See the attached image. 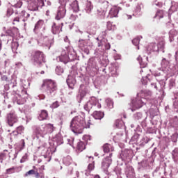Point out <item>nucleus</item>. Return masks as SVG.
I'll use <instances>...</instances> for the list:
<instances>
[{"label":"nucleus","mask_w":178,"mask_h":178,"mask_svg":"<svg viewBox=\"0 0 178 178\" xmlns=\"http://www.w3.org/2000/svg\"><path fill=\"white\" fill-rule=\"evenodd\" d=\"M62 31V29H60V26L56 25V23H53V25L51 26V32L53 34H59Z\"/></svg>","instance_id":"nucleus-26"},{"label":"nucleus","mask_w":178,"mask_h":178,"mask_svg":"<svg viewBox=\"0 0 178 178\" xmlns=\"http://www.w3.org/2000/svg\"><path fill=\"white\" fill-rule=\"evenodd\" d=\"M23 5V0H19L16 4L15 8H22V6Z\"/></svg>","instance_id":"nucleus-62"},{"label":"nucleus","mask_w":178,"mask_h":178,"mask_svg":"<svg viewBox=\"0 0 178 178\" xmlns=\"http://www.w3.org/2000/svg\"><path fill=\"white\" fill-rule=\"evenodd\" d=\"M32 62L35 66H41L42 63H45V55L41 51H33L31 54Z\"/></svg>","instance_id":"nucleus-5"},{"label":"nucleus","mask_w":178,"mask_h":178,"mask_svg":"<svg viewBox=\"0 0 178 178\" xmlns=\"http://www.w3.org/2000/svg\"><path fill=\"white\" fill-rule=\"evenodd\" d=\"M22 94L23 98L25 99L29 97V95L27 94V90L26 89L22 91Z\"/></svg>","instance_id":"nucleus-59"},{"label":"nucleus","mask_w":178,"mask_h":178,"mask_svg":"<svg viewBox=\"0 0 178 178\" xmlns=\"http://www.w3.org/2000/svg\"><path fill=\"white\" fill-rule=\"evenodd\" d=\"M178 10V3L172 2V6L170 8V11L171 12H176Z\"/></svg>","instance_id":"nucleus-40"},{"label":"nucleus","mask_w":178,"mask_h":178,"mask_svg":"<svg viewBox=\"0 0 178 178\" xmlns=\"http://www.w3.org/2000/svg\"><path fill=\"white\" fill-rule=\"evenodd\" d=\"M62 144H63V137L60 134H58L53 138V145L54 147H58L62 145Z\"/></svg>","instance_id":"nucleus-14"},{"label":"nucleus","mask_w":178,"mask_h":178,"mask_svg":"<svg viewBox=\"0 0 178 178\" xmlns=\"http://www.w3.org/2000/svg\"><path fill=\"white\" fill-rule=\"evenodd\" d=\"M40 168H35V167H34L33 170H30L29 171L26 172V173L25 174V176H31V175H35V176L38 178L40 177Z\"/></svg>","instance_id":"nucleus-24"},{"label":"nucleus","mask_w":178,"mask_h":178,"mask_svg":"<svg viewBox=\"0 0 178 178\" xmlns=\"http://www.w3.org/2000/svg\"><path fill=\"white\" fill-rule=\"evenodd\" d=\"M83 140H84V141H86V143H88V141L91 140V136H90V135H85L83 137Z\"/></svg>","instance_id":"nucleus-58"},{"label":"nucleus","mask_w":178,"mask_h":178,"mask_svg":"<svg viewBox=\"0 0 178 178\" xmlns=\"http://www.w3.org/2000/svg\"><path fill=\"white\" fill-rule=\"evenodd\" d=\"M153 5L155 6H158V8H162L163 4H162V3L157 2L156 0H154Z\"/></svg>","instance_id":"nucleus-61"},{"label":"nucleus","mask_w":178,"mask_h":178,"mask_svg":"<svg viewBox=\"0 0 178 178\" xmlns=\"http://www.w3.org/2000/svg\"><path fill=\"white\" fill-rule=\"evenodd\" d=\"M34 133L36 135V138H40V137H45L48 134V131L45 128V125H41L39 127H35Z\"/></svg>","instance_id":"nucleus-9"},{"label":"nucleus","mask_w":178,"mask_h":178,"mask_svg":"<svg viewBox=\"0 0 178 178\" xmlns=\"http://www.w3.org/2000/svg\"><path fill=\"white\" fill-rule=\"evenodd\" d=\"M67 84L70 88L73 90L76 84V79L74 78V76L69 75L68 79H67Z\"/></svg>","instance_id":"nucleus-21"},{"label":"nucleus","mask_w":178,"mask_h":178,"mask_svg":"<svg viewBox=\"0 0 178 178\" xmlns=\"http://www.w3.org/2000/svg\"><path fill=\"white\" fill-rule=\"evenodd\" d=\"M13 101L14 104H17V105H23V104L26 102V99L22 97V95L16 93L13 98Z\"/></svg>","instance_id":"nucleus-15"},{"label":"nucleus","mask_w":178,"mask_h":178,"mask_svg":"<svg viewBox=\"0 0 178 178\" xmlns=\"http://www.w3.org/2000/svg\"><path fill=\"white\" fill-rule=\"evenodd\" d=\"M116 127H118V129H122V127H123L124 124H123V121L122 120H117L115 121V123Z\"/></svg>","instance_id":"nucleus-48"},{"label":"nucleus","mask_w":178,"mask_h":178,"mask_svg":"<svg viewBox=\"0 0 178 178\" xmlns=\"http://www.w3.org/2000/svg\"><path fill=\"white\" fill-rule=\"evenodd\" d=\"M44 151H45L46 154H43V156L45 159H47V162H50L51 161V149H48L47 148H44Z\"/></svg>","instance_id":"nucleus-30"},{"label":"nucleus","mask_w":178,"mask_h":178,"mask_svg":"<svg viewBox=\"0 0 178 178\" xmlns=\"http://www.w3.org/2000/svg\"><path fill=\"white\" fill-rule=\"evenodd\" d=\"M18 120L17 115H16V113L14 111H11L7 115V123L11 127L15 123H17Z\"/></svg>","instance_id":"nucleus-10"},{"label":"nucleus","mask_w":178,"mask_h":178,"mask_svg":"<svg viewBox=\"0 0 178 178\" xmlns=\"http://www.w3.org/2000/svg\"><path fill=\"white\" fill-rule=\"evenodd\" d=\"M172 158L175 162L178 161V149H175L172 152Z\"/></svg>","instance_id":"nucleus-47"},{"label":"nucleus","mask_w":178,"mask_h":178,"mask_svg":"<svg viewBox=\"0 0 178 178\" xmlns=\"http://www.w3.org/2000/svg\"><path fill=\"white\" fill-rule=\"evenodd\" d=\"M134 118L136 120H141V119L143 118V121L142 122V127H145L147 126V124H145V120H147V115H145V116L144 117V115H143V113H136L134 115Z\"/></svg>","instance_id":"nucleus-16"},{"label":"nucleus","mask_w":178,"mask_h":178,"mask_svg":"<svg viewBox=\"0 0 178 178\" xmlns=\"http://www.w3.org/2000/svg\"><path fill=\"white\" fill-rule=\"evenodd\" d=\"M141 38H143V37H141V36L135 38L132 40V44H133L134 45H135L136 47H138V45H139V44H140V40H141Z\"/></svg>","instance_id":"nucleus-45"},{"label":"nucleus","mask_w":178,"mask_h":178,"mask_svg":"<svg viewBox=\"0 0 178 178\" xmlns=\"http://www.w3.org/2000/svg\"><path fill=\"white\" fill-rule=\"evenodd\" d=\"M169 65V62L165 58H163L161 61V67L159 69V70H161V72H159V74H156L155 76H161V74H168V66Z\"/></svg>","instance_id":"nucleus-12"},{"label":"nucleus","mask_w":178,"mask_h":178,"mask_svg":"<svg viewBox=\"0 0 178 178\" xmlns=\"http://www.w3.org/2000/svg\"><path fill=\"white\" fill-rule=\"evenodd\" d=\"M87 159H89L90 162H91L88 164V169L86 170L85 173L86 176H88V175H90V172H91V170H94V157L89 156L87 158Z\"/></svg>","instance_id":"nucleus-18"},{"label":"nucleus","mask_w":178,"mask_h":178,"mask_svg":"<svg viewBox=\"0 0 178 178\" xmlns=\"http://www.w3.org/2000/svg\"><path fill=\"white\" fill-rule=\"evenodd\" d=\"M97 13L98 15H105L106 13V10H102V9H98L97 10Z\"/></svg>","instance_id":"nucleus-64"},{"label":"nucleus","mask_w":178,"mask_h":178,"mask_svg":"<svg viewBox=\"0 0 178 178\" xmlns=\"http://www.w3.org/2000/svg\"><path fill=\"white\" fill-rule=\"evenodd\" d=\"M42 26H44V20L40 19L35 25V28L33 29V31L35 33L37 30H40V29L42 28Z\"/></svg>","instance_id":"nucleus-31"},{"label":"nucleus","mask_w":178,"mask_h":178,"mask_svg":"<svg viewBox=\"0 0 178 178\" xmlns=\"http://www.w3.org/2000/svg\"><path fill=\"white\" fill-rule=\"evenodd\" d=\"M147 51L151 52H165V42L163 41L160 42L158 44L156 43H152L147 47Z\"/></svg>","instance_id":"nucleus-8"},{"label":"nucleus","mask_w":178,"mask_h":178,"mask_svg":"<svg viewBox=\"0 0 178 178\" xmlns=\"http://www.w3.org/2000/svg\"><path fill=\"white\" fill-rule=\"evenodd\" d=\"M114 148L110 144L106 143L103 145L104 152H110V151H113Z\"/></svg>","instance_id":"nucleus-33"},{"label":"nucleus","mask_w":178,"mask_h":178,"mask_svg":"<svg viewBox=\"0 0 178 178\" xmlns=\"http://www.w3.org/2000/svg\"><path fill=\"white\" fill-rule=\"evenodd\" d=\"M119 14V8L113 7L109 12L108 17H118V15Z\"/></svg>","instance_id":"nucleus-25"},{"label":"nucleus","mask_w":178,"mask_h":178,"mask_svg":"<svg viewBox=\"0 0 178 178\" xmlns=\"http://www.w3.org/2000/svg\"><path fill=\"white\" fill-rule=\"evenodd\" d=\"M91 120L86 122V116L84 114L82 115H77L72 118L70 122V129L74 134H81L84 129H90Z\"/></svg>","instance_id":"nucleus-1"},{"label":"nucleus","mask_w":178,"mask_h":178,"mask_svg":"<svg viewBox=\"0 0 178 178\" xmlns=\"http://www.w3.org/2000/svg\"><path fill=\"white\" fill-rule=\"evenodd\" d=\"M110 73L113 77H116L118 76V67L115 65H111L109 67Z\"/></svg>","instance_id":"nucleus-29"},{"label":"nucleus","mask_w":178,"mask_h":178,"mask_svg":"<svg viewBox=\"0 0 178 178\" xmlns=\"http://www.w3.org/2000/svg\"><path fill=\"white\" fill-rule=\"evenodd\" d=\"M149 113L150 115V118L152 119H154V117L156 116V115H158V111H156L155 109L154 108H151L149 111Z\"/></svg>","instance_id":"nucleus-44"},{"label":"nucleus","mask_w":178,"mask_h":178,"mask_svg":"<svg viewBox=\"0 0 178 178\" xmlns=\"http://www.w3.org/2000/svg\"><path fill=\"white\" fill-rule=\"evenodd\" d=\"M29 17H30V14L26 13V11H22L20 16L16 17L13 22H17V23H19V22H26Z\"/></svg>","instance_id":"nucleus-13"},{"label":"nucleus","mask_w":178,"mask_h":178,"mask_svg":"<svg viewBox=\"0 0 178 178\" xmlns=\"http://www.w3.org/2000/svg\"><path fill=\"white\" fill-rule=\"evenodd\" d=\"M112 164V153L109 154L108 156L103 159L102 162V168L103 170L106 171L109 168V166Z\"/></svg>","instance_id":"nucleus-11"},{"label":"nucleus","mask_w":178,"mask_h":178,"mask_svg":"<svg viewBox=\"0 0 178 178\" xmlns=\"http://www.w3.org/2000/svg\"><path fill=\"white\" fill-rule=\"evenodd\" d=\"M76 59V51L73 48L68 47H65V49H63L61 55L57 57V60L63 62V63H67V62H72Z\"/></svg>","instance_id":"nucleus-3"},{"label":"nucleus","mask_w":178,"mask_h":178,"mask_svg":"<svg viewBox=\"0 0 178 178\" xmlns=\"http://www.w3.org/2000/svg\"><path fill=\"white\" fill-rule=\"evenodd\" d=\"M143 3H139L136 6V9H135V13H140L141 12V9H143Z\"/></svg>","instance_id":"nucleus-52"},{"label":"nucleus","mask_w":178,"mask_h":178,"mask_svg":"<svg viewBox=\"0 0 178 178\" xmlns=\"http://www.w3.org/2000/svg\"><path fill=\"white\" fill-rule=\"evenodd\" d=\"M99 109L101 108V104L98 102L95 97H92L91 100L87 102L84 106V109L86 112H90L91 109Z\"/></svg>","instance_id":"nucleus-7"},{"label":"nucleus","mask_w":178,"mask_h":178,"mask_svg":"<svg viewBox=\"0 0 178 178\" xmlns=\"http://www.w3.org/2000/svg\"><path fill=\"white\" fill-rule=\"evenodd\" d=\"M152 95V92L148 90H141L139 93L137 94V98L132 99L131 105L132 108L131 111L134 112L135 109H140L143 107V105H146V104H149V97Z\"/></svg>","instance_id":"nucleus-2"},{"label":"nucleus","mask_w":178,"mask_h":178,"mask_svg":"<svg viewBox=\"0 0 178 178\" xmlns=\"http://www.w3.org/2000/svg\"><path fill=\"white\" fill-rule=\"evenodd\" d=\"M11 48L13 52H16V51H17V48H19V43L17 42H13L11 44Z\"/></svg>","instance_id":"nucleus-42"},{"label":"nucleus","mask_w":178,"mask_h":178,"mask_svg":"<svg viewBox=\"0 0 178 178\" xmlns=\"http://www.w3.org/2000/svg\"><path fill=\"white\" fill-rule=\"evenodd\" d=\"M42 88L44 90V92H46L47 95H48V97H52L54 92L57 90L56 83H55L53 80L46 79L42 84Z\"/></svg>","instance_id":"nucleus-4"},{"label":"nucleus","mask_w":178,"mask_h":178,"mask_svg":"<svg viewBox=\"0 0 178 178\" xmlns=\"http://www.w3.org/2000/svg\"><path fill=\"white\" fill-rule=\"evenodd\" d=\"M76 149H78V151H79V152L84 151V149H86V144H84L81 141L78 142Z\"/></svg>","instance_id":"nucleus-37"},{"label":"nucleus","mask_w":178,"mask_h":178,"mask_svg":"<svg viewBox=\"0 0 178 178\" xmlns=\"http://www.w3.org/2000/svg\"><path fill=\"white\" fill-rule=\"evenodd\" d=\"M163 16H165V11H163L162 10H159L156 13L154 18L155 19H162V18H163Z\"/></svg>","instance_id":"nucleus-36"},{"label":"nucleus","mask_w":178,"mask_h":178,"mask_svg":"<svg viewBox=\"0 0 178 178\" xmlns=\"http://www.w3.org/2000/svg\"><path fill=\"white\" fill-rule=\"evenodd\" d=\"M93 7H92V4H91V1H88L86 3V6L85 8V10L86 12V13H88V15H90V13H91V11L92 10Z\"/></svg>","instance_id":"nucleus-35"},{"label":"nucleus","mask_w":178,"mask_h":178,"mask_svg":"<svg viewBox=\"0 0 178 178\" xmlns=\"http://www.w3.org/2000/svg\"><path fill=\"white\" fill-rule=\"evenodd\" d=\"M175 85H176V82H175V79H170V81H169V88H173V87H175Z\"/></svg>","instance_id":"nucleus-55"},{"label":"nucleus","mask_w":178,"mask_h":178,"mask_svg":"<svg viewBox=\"0 0 178 178\" xmlns=\"http://www.w3.org/2000/svg\"><path fill=\"white\" fill-rule=\"evenodd\" d=\"M79 92H80L81 98H84V97H86L87 94V92H86V90H79Z\"/></svg>","instance_id":"nucleus-60"},{"label":"nucleus","mask_w":178,"mask_h":178,"mask_svg":"<svg viewBox=\"0 0 178 178\" xmlns=\"http://www.w3.org/2000/svg\"><path fill=\"white\" fill-rule=\"evenodd\" d=\"M48 118V112L45 110H42L38 117L39 120H45Z\"/></svg>","instance_id":"nucleus-32"},{"label":"nucleus","mask_w":178,"mask_h":178,"mask_svg":"<svg viewBox=\"0 0 178 178\" xmlns=\"http://www.w3.org/2000/svg\"><path fill=\"white\" fill-rule=\"evenodd\" d=\"M137 60H138L139 63H140V66L141 67V69H144V67H147V61L145 60H148V57L147 56H144V58H141V56L138 57Z\"/></svg>","instance_id":"nucleus-22"},{"label":"nucleus","mask_w":178,"mask_h":178,"mask_svg":"<svg viewBox=\"0 0 178 178\" xmlns=\"http://www.w3.org/2000/svg\"><path fill=\"white\" fill-rule=\"evenodd\" d=\"M45 126V129L47 131V133H52L54 131V125L51 124H47Z\"/></svg>","instance_id":"nucleus-43"},{"label":"nucleus","mask_w":178,"mask_h":178,"mask_svg":"<svg viewBox=\"0 0 178 178\" xmlns=\"http://www.w3.org/2000/svg\"><path fill=\"white\" fill-rule=\"evenodd\" d=\"M149 141V138L148 137H143L138 143V145L140 147H144L145 144H148V142Z\"/></svg>","instance_id":"nucleus-34"},{"label":"nucleus","mask_w":178,"mask_h":178,"mask_svg":"<svg viewBox=\"0 0 178 178\" xmlns=\"http://www.w3.org/2000/svg\"><path fill=\"white\" fill-rule=\"evenodd\" d=\"M28 9L32 12L38 10V3H37V1H29L28 4Z\"/></svg>","instance_id":"nucleus-20"},{"label":"nucleus","mask_w":178,"mask_h":178,"mask_svg":"<svg viewBox=\"0 0 178 178\" xmlns=\"http://www.w3.org/2000/svg\"><path fill=\"white\" fill-rule=\"evenodd\" d=\"M173 106L175 108V109H178V93L175 95Z\"/></svg>","instance_id":"nucleus-49"},{"label":"nucleus","mask_w":178,"mask_h":178,"mask_svg":"<svg viewBox=\"0 0 178 178\" xmlns=\"http://www.w3.org/2000/svg\"><path fill=\"white\" fill-rule=\"evenodd\" d=\"M178 34V32L176 29H172L169 32V41L170 42H173L175 41V37Z\"/></svg>","instance_id":"nucleus-27"},{"label":"nucleus","mask_w":178,"mask_h":178,"mask_svg":"<svg viewBox=\"0 0 178 178\" xmlns=\"http://www.w3.org/2000/svg\"><path fill=\"white\" fill-rule=\"evenodd\" d=\"M86 45H87V42L84 40H79V47L81 49H84L86 48Z\"/></svg>","instance_id":"nucleus-41"},{"label":"nucleus","mask_w":178,"mask_h":178,"mask_svg":"<svg viewBox=\"0 0 178 178\" xmlns=\"http://www.w3.org/2000/svg\"><path fill=\"white\" fill-rule=\"evenodd\" d=\"M116 29V26L115 24H111V22H107V29L109 31H113Z\"/></svg>","instance_id":"nucleus-50"},{"label":"nucleus","mask_w":178,"mask_h":178,"mask_svg":"<svg viewBox=\"0 0 178 178\" xmlns=\"http://www.w3.org/2000/svg\"><path fill=\"white\" fill-rule=\"evenodd\" d=\"M59 106V102L58 101L54 102L51 106L50 108H51V109H55L56 108H58Z\"/></svg>","instance_id":"nucleus-56"},{"label":"nucleus","mask_w":178,"mask_h":178,"mask_svg":"<svg viewBox=\"0 0 178 178\" xmlns=\"http://www.w3.org/2000/svg\"><path fill=\"white\" fill-rule=\"evenodd\" d=\"M125 175L127 178L134 177L136 173H134V168L130 165H127L125 168Z\"/></svg>","instance_id":"nucleus-17"},{"label":"nucleus","mask_w":178,"mask_h":178,"mask_svg":"<svg viewBox=\"0 0 178 178\" xmlns=\"http://www.w3.org/2000/svg\"><path fill=\"white\" fill-rule=\"evenodd\" d=\"M72 8H73L74 12H79V3H77V1L74 2Z\"/></svg>","instance_id":"nucleus-54"},{"label":"nucleus","mask_w":178,"mask_h":178,"mask_svg":"<svg viewBox=\"0 0 178 178\" xmlns=\"http://www.w3.org/2000/svg\"><path fill=\"white\" fill-rule=\"evenodd\" d=\"M69 0H59L60 6L58 8L56 20H60L66 16V3Z\"/></svg>","instance_id":"nucleus-6"},{"label":"nucleus","mask_w":178,"mask_h":178,"mask_svg":"<svg viewBox=\"0 0 178 178\" xmlns=\"http://www.w3.org/2000/svg\"><path fill=\"white\" fill-rule=\"evenodd\" d=\"M56 73L58 74V76H60V74L63 73V68H62L60 66H57L56 67Z\"/></svg>","instance_id":"nucleus-53"},{"label":"nucleus","mask_w":178,"mask_h":178,"mask_svg":"<svg viewBox=\"0 0 178 178\" xmlns=\"http://www.w3.org/2000/svg\"><path fill=\"white\" fill-rule=\"evenodd\" d=\"M140 166H142V168H147L148 166V163L147 161H143L140 163Z\"/></svg>","instance_id":"nucleus-63"},{"label":"nucleus","mask_w":178,"mask_h":178,"mask_svg":"<svg viewBox=\"0 0 178 178\" xmlns=\"http://www.w3.org/2000/svg\"><path fill=\"white\" fill-rule=\"evenodd\" d=\"M63 162L64 165L69 166V165H70L72 162H73V160L72 159V157L70 156H67L63 159Z\"/></svg>","instance_id":"nucleus-38"},{"label":"nucleus","mask_w":178,"mask_h":178,"mask_svg":"<svg viewBox=\"0 0 178 178\" xmlns=\"http://www.w3.org/2000/svg\"><path fill=\"white\" fill-rule=\"evenodd\" d=\"M106 104L110 109H112L113 108V101L111 99H106Z\"/></svg>","instance_id":"nucleus-46"},{"label":"nucleus","mask_w":178,"mask_h":178,"mask_svg":"<svg viewBox=\"0 0 178 178\" xmlns=\"http://www.w3.org/2000/svg\"><path fill=\"white\" fill-rule=\"evenodd\" d=\"M123 136V132H118L116 136H115V138H117L118 140H121L122 137Z\"/></svg>","instance_id":"nucleus-57"},{"label":"nucleus","mask_w":178,"mask_h":178,"mask_svg":"<svg viewBox=\"0 0 178 178\" xmlns=\"http://www.w3.org/2000/svg\"><path fill=\"white\" fill-rule=\"evenodd\" d=\"M92 116L96 120H101L104 118V114L101 111H96L93 113Z\"/></svg>","instance_id":"nucleus-28"},{"label":"nucleus","mask_w":178,"mask_h":178,"mask_svg":"<svg viewBox=\"0 0 178 178\" xmlns=\"http://www.w3.org/2000/svg\"><path fill=\"white\" fill-rule=\"evenodd\" d=\"M53 43H54V40L52 38L49 39V38L45 37L43 39L42 45L43 47H47L48 49H49L51 48V45H52Z\"/></svg>","instance_id":"nucleus-23"},{"label":"nucleus","mask_w":178,"mask_h":178,"mask_svg":"<svg viewBox=\"0 0 178 178\" xmlns=\"http://www.w3.org/2000/svg\"><path fill=\"white\" fill-rule=\"evenodd\" d=\"M6 172L9 175L12 173H16V172H17V167H12L11 168H8L7 169Z\"/></svg>","instance_id":"nucleus-51"},{"label":"nucleus","mask_w":178,"mask_h":178,"mask_svg":"<svg viewBox=\"0 0 178 178\" xmlns=\"http://www.w3.org/2000/svg\"><path fill=\"white\" fill-rule=\"evenodd\" d=\"M38 2L39 3L40 6H51V1L45 0H38Z\"/></svg>","instance_id":"nucleus-39"},{"label":"nucleus","mask_w":178,"mask_h":178,"mask_svg":"<svg viewBox=\"0 0 178 178\" xmlns=\"http://www.w3.org/2000/svg\"><path fill=\"white\" fill-rule=\"evenodd\" d=\"M23 130H24V127H23V126H19L18 127H17L16 131H13L10 134V140H13V138H15V137H17L18 134H22V131H23Z\"/></svg>","instance_id":"nucleus-19"}]
</instances>
